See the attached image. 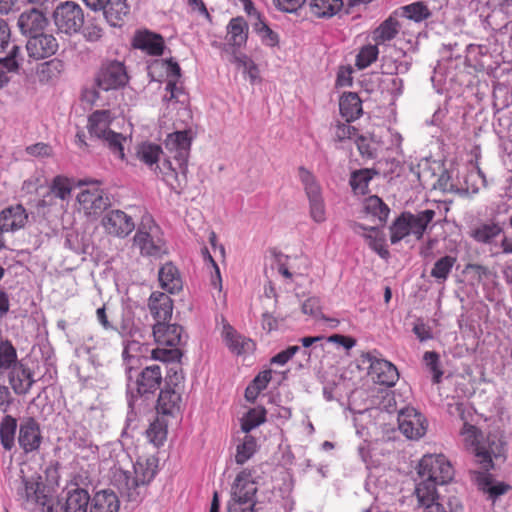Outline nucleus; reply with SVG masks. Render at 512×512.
I'll return each instance as SVG.
<instances>
[{
	"mask_svg": "<svg viewBox=\"0 0 512 512\" xmlns=\"http://www.w3.org/2000/svg\"><path fill=\"white\" fill-rule=\"evenodd\" d=\"M343 0H312L310 11L317 18H331L343 8Z\"/></svg>",
	"mask_w": 512,
	"mask_h": 512,
	"instance_id": "e433bc0d",
	"label": "nucleus"
},
{
	"mask_svg": "<svg viewBox=\"0 0 512 512\" xmlns=\"http://www.w3.org/2000/svg\"><path fill=\"white\" fill-rule=\"evenodd\" d=\"M64 500L65 512H87L90 495L87 490L75 486L67 490Z\"/></svg>",
	"mask_w": 512,
	"mask_h": 512,
	"instance_id": "7c9ffc66",
	"label": "nucleus"
},
{
	"mask_svg": "<svg viewBox=\"0 0 512 512\" xmlns=\"http://www.w3.org/2000/svg\"><path fill=\"white\" fill-rule=\"evenodd\" d=\"M43 441L40 425L33 417L21 420L18 432V444L24 453H33L39 450Z\"/></svg>",
	"mask_w": 512,
	"mask_h": 512,
	"instance_id": "4468645a",
	"label": "nucleus"
},
{
	"mask_svg": "<svg viewBox=\"0 0 512 512\" xmlns=\"http://www.w3.org/2000/svg\"><path fill=\"white\" fill-rule=\"evenodd\" d=\"M162 179L165 183L175 192L180 191L187 184L188 163L177 162V167H174L170 160L163 161L161 166H158Z\"/></svg>",
	"mask_w": 512,
	"mask_h": 512,
	"instance_id": "6ab92c4d",
	"label": "nucleus"
},
{
	"mask_svg": "<svg viewBox=\"0 0 512 512\" xmlns=\"http://www.w3.org/2000/svg\"><path fill=\"white\" fill-rule=\"evenodd\" d=\"M402 16L421 22L430 16V11L422 2H415L401 8Z\"/></svg>",
	"mask_w": 512,
	"mask_h": 512,
	"instance_id": "6e6d98bb",
	"label": "nucleus"
},
{
	"mask_svg": "<svg viewBox=\"0 0 512 512\" xmlns=\"http://www.w3.org/2000/svg\"><path fill=\"white\" fill-rule=\"evenodd\" d=\"M352 229L356 233L363 231L362 236L367 242L368 246L376 252L381 258H388L389 251L386 247L385 235L376 227H366L360 223H354Z\"/></svg>",
	"mask_w": 512,
	"mask_h": 512,
	"instance_id": "a878e982",
	"label": "nucleus"
},
{
	"mask_svg": "<svg viewBox=\"0 0 512 512\" xmlns=\"http://www.w3.org/2000/svg\"><path fill=\"white\" fill-rule=\"evenodd\" d=\"M266 421V410L264 408L250 409L241 419V429L248 434L252 429Z\"/></svg>",
	"mask_w": 512,
	"mask_h": 512,
	"instance_id": "603ef678",
	"label": "nucleus"
},
{
	"mask_svg": "<svg viewBox=\"0 0 512 512\" xmlns=\"http://www.w3.org/2000/svg\"><path fill=\"white\" fill-rule=\"evenodd\" d=\"M17 354L11 343L5 342L0 344V368L11 369L17 363Z\"/></svg>",
	"mask_w": 512,
	"mask_h": 512,
	"instance_id": "052dcab7",
	"label": "nucleus"
},
{
	"mask_svg": "<svg viewBox=\"0 0 512 512\" xmlns=\"http://www.w3.org/2000/svg\"><path fill=\"white\" fill-rule=\"evenodd\" d=\"M8 380L11 388L17 395L27 394L35 382L31 369L23 363H15L11 367Z\"/></svg>",
	"mask_w": 512,
	"mask_h": 512,
	"instance_id": "5701e85b",
	"label": "nucleus"
},
{
	"mask_svg": "<svg viewBox=\"0 0 512 512\" xmlns=\"http://www.w3.org/2000/svg\"><path fill=\"white\" fill-rule=\"evenodd\" d=\"M129 80L130 77L125 64L118 60L103 63L95 78L97 87L103 91L124 88Z\"/></svg>",
	"mask_w": 512,
	"mask_h": 512,
	"instance_id": "9d476101",
	"label": "nucleus"
},
{
	"mask_svg": "<svg viewBox=\"0 0 512 512\" xmlns=\"http://www.w3.org/2000/svg\"><path fill=\"white\" fill-rule=\"evenodd\" d=\"M437 485L439 484L431 479L422 478V481L416 486L415 493L422 506L439 504L435 502L438 497L436 490Z\"/></svg>",
	"mask_w": 512,
	"mask_h": 512,
	"instance_id": "79ce46f5",
	"label": "nucleus"
},
{
	"mask_svg": "<svg viewBox=\"0 0 512 512\" xmlns=\"http://www.w3.org/2000/svg\"><path fill=\"white\" fill-rule=\"evenodd\" d=\"M371 179L372 174L370 170L361 169L352 173L350 185L355 193L364 194Z\"/></svg>",
	"mask_w": 512,
	"mask_h": 512,
	"instance_id": "bf43d9fd",
	"label": "nucleus"
},
{
	"mask_svg": "<svg viewBox=\"0 0 512 512\" xmlns=\"http://www.w3.org/2000/svg\"><path fill=\"white\" fill-rule=\"evenodd\" d=\"M132 45L152 56H160L164 50V39L160 34L139 31L133 38Z\"/></svg>",
	"mask_w": 512,
	"mask_h": 512,
	"instance_id": "bb28decb",
	"label": "nucleus"
},
{
	"mask_svg": "<svg viewBox=\"0 0 512 512\" xmlns=\"http://www.w3.org/2000/svg\"><path fill=\"white\" fill-rule=\"evenodd\" d=\"M20 52L18 46H13L9 55L5 58H0V87H3L8 82L6 72L16 71L18 69L17 56Z\"/></svg>",
	"mask_w": 512,
	"mask_h": 512,
	"instance_id": "3c124183",
	"label": "nucleus"
},
{
	"mask_svg": "<svg viewBox=\"0 0 512 512\" xmlns=\"http://www.w3.org/2000/svg\"><path fill=\"white\" fill-rule=\"evenodd\" d=\"M253 28L264 45L275 47L279 44L278 34L274 32L263 19L253 22Z\"/></svg>",
	"mask_w": 512,
	"mask_h": 512,
	"instance_id": "5fc2aeb1",
	"label": "nucleus"
},
{
	"mask_svg": "<svg viewBox=\"0 0 512 512\" xmlns=\"http://www.w3.org/2000/svg\"><path fill=\"white\" fill-rule=\"evenodd\" d=\"M364 211L366 214L378 219L381 224L386 223L390 209L378 196H370L364 201Z\"/></svg>",
	"mask_w": 512,
	"mask_h": 512,
	"instance_id": "c03bdc74",
	"label": "nucleus"
},
{
	"mask_svg": "<svg viewBox=\"0 0 512 512\" xmlns=\"http://www.w3.org/2000/svg\"><path fill=\"white\" fill-rule=\"evenodd\" d=\"M107 6L104 9V16L107 22L113 27H121L130 12V7L126 0H110Z\"/></svg>",
	"mask_w": 512,
	"mask_h": 512,
	"instance_id": "f704fd0d",
	"label": "nucleus"
},
{
	"mask_svg": "<svg viewBox=\"0 0 512 512\" xmlns=\"http://www.w3.org/2000/svg\"><path fill=\"white\" fill-rule=\"evenodd\" d=\"M257 486L252 480L251 471L244 469L235 478L232 486L231 500L244 501L248 503H256L255 496Z\"/></svg>",
	"mask_w": 512,
	"mask_h": 512,
	"instance_id": "aec40b11",
	"label": "nucleus"
},
{
	"mask_svg": "<svg viewBox=\"0 0 512 512\" xmlns=\"http://www.w3.org/2000/svg\"><path fill=\"white\" fill-rule=\"evenodd\" d=\"M399 430L408 439H420L426 434L427 420L413 407H405L398 414Z\"/></svg>",
	"mask_w": 512,
	"mask_h": 512,
	"instance_id": "ddd939ff",
	"label": "nucleus"
},
{
	"mask_svg": "<svg viewBox=\"0 0 512 512\" xmlns=\"http://www.w3.org/2000/svg\"><path fill=\"white\" fill-rule=\"evenodd\" d=\"M449 413L457 415L463 421L460 435L466 448L474 453L477 462L486 471L493 468V458L497 459L504 454V442L494 434H489L483 439L478 428L468 423L466 406L463 403L449 405Z\"/></svg>",
	"mask_w": 512,
	"mask_h": 512,
	"instance_id": "f257e3e1",
	"label": "nucleus"
},
{
	"mask_svg": "<svg viewBox=\"0 0 512 512\" xmlns=\"http://www.w3.org/2000/svg\"><path fill=\"white\" fill-rule=\"evenodd\" d=\"M16 430V418L5 415L0 422V442L6 451H10L15 445Z\"/></svg>",
	"mask_w": 512,
	"mask_h": 512,
	"instance_id": "58836bf2",
	"label": "nucleus"
},
{
	"mask_svg": "<svg viewBox=\"0 0 512 512\" xmlns=\"http://www.w3.org/2000/svg\"><path fill=\"white\" fill-rule=\"evenodd\" d=\"M465 272L470 274L472 279L483 284H485L486 281H493L496 278V274L493 271L481 264L468 263L465 266Z\"/></svg>",
	"mask_w": 512,
	"mask_h": 512,
	"instance_id": "13d9d810",
	"label": "nucleus"
},
{
	"mask_svg": "<svg viewBox=\"0 0 512 512\" xmlns=\"http://www.w3.org/2000/svg\"><path fill=\"white\" fill-rule=\"evenodd\" d=\"M42 507L41 512H65L64 504L59 499H54L50 495L47 496L45 504H39Z\"/></svg>",
	"mask_w": 512,
	"mask_h": 512,
	"instance_id": "774afa93",
	"label": "nucleus"
},
{
	"mask_svg": "<svg viewBox=\"0 0 512 512\" xmlns=\"http://www.w3.org/2000/svg\"><path fill=\"white\" fill-rule=\"evenodd\" d=\"M72 190V179L63 175L55 176L49 186L50 194L62 201H66L71 197Z\"/></svg>",
	"mask_w": 512,
	"mask_h": 512,
	"instance_id": "a18cd8bd",
	"label": "nucleus"
},
{
	"mask_svg": "<svg viewBox=\"0 0 512 512\" xmlns=\"http://www.w3.org/2000/svg\"><path fill=\"white\" fill-rule=\"evenodd\" d=\"M339 110L347 122H353L362 115V101L354 92L344 93L339 100Z\"/></svg>",
	"mask_w": 512,
	"mask_h": 512,
	"instance_id": "473e14b6",
	"label": "nucleus"
},
{
	"mask_svg": "<svg viewBox=\"0 0 512 512\" xmlns=\"http://www.w3.org/2000/svg\"><path fill=\"white\" fill-rule=\"evenodd\" d=\"M418 474L421 478L431 479L438 484H447L454 477V469L448 459L442 455H424L419 462Z\"/></svg>",
	"mask_w": 512,
	"mask_h": 512,
	"instance_id": "1a4fd4ad",
	"label": "nucleus"
},
{
	"mask_svg": "<svg viewBox=\"0 0 512 512\" xmlns=\"http://www.w3.org/2000/svg\"><path fill=\"white\" fill-rule=\"evenodd\" d=\"M226 31V44L232 49L233 55L246 46L249 34V26L243 17L232 18Z\"/></svg>",
	"mask_w": 512,
	"mask_h": 512,
	"instance_id": "4be33fe9",
	"label": "nucleus"
},
{
	"mask_svg": "<svg viewBox=\"0 0 512 512\" xmlns=\"http://www.w3.org/2000/svg\"><path fill=\"white\" fill-rule=\"evenodd\" d=\"M369 362V374L375 382L387 387L396 384L399 379V372L394 364L376 357H369Z\"/></svg>",
	"mask_w": 512,
	"mask_h": 512,
	"instance_id": "a211bd4d",
	"label": "nucleus"
},
{
	"mask_svg": "<svg viewBox=\"0 0 512 512\" xmlns=\"http://www.w3.org/2000/svg\"><path fill=\"white\" fill-rule=\"evenodd\" d=\"M351 122L337 121L332 128L334 129V140L337 142H345L348 140L358 141L364 140L359 134L358 129L350 124Z\"/></svg>",
	"mask_w": 512,
	"mask_h": 512,
	"instance_id": "49530a36",
	"label": "nucleus"
},
{
	"mask_svg": "<svg viewBox=\"0 0 512 512\" xmlns=\"http://www.w3.org/2000/svg\"><path fill=\"white\" fill-rule=\"evenodd\" d=\"M83 36L84 38L87 40V41H90V42H97L99 41L103 35H104V30L103 28L96 24V23H93V22H89L83 29Z\"/></svg>",
	"mask_w": 512,
	"mask_h": 512,
	"instance_id": "e2e57ef3",
	"label": "nucleus"
},
{
	"mask_svg": "<svg viewBox=\"0 0 512 512\" xmlns=\"http://www.w3.org/2000/svg\"><path fill=\"white\" fill-rule=\"evenodd\" d=\"M61 66L60 61L57 60H51L47 61L43 64H41L38 74L41 80L48 79L55 75L56 73H59V67Z\"/></svg>",
	"mask_w": 512,
	"mask_h": 512,
	"instance_id": "0e129e2a",
	"label": "nucleus"
},
{
	"mask_svg": "<svg viewBox=\"0 0 512 512\" xmlns=\"http://www.w3.org/2000/svg\"><path fill=\"white\" fill-rule=\"evenodd\" d=\"M158 460L154 456L139 457L133 468V475L128 471H118L114 475L115 485L128 501L138 502L142 499L145 486L156 475Z\"/></svg>",
	"mask_w": 512,
	"mask_h": 512,
	"instance_id": "f03ea898",
	"label": "nucleus"
},
{
	"mask_svg": "<svg viewBox=\"0 0 512 512\" xmlns=\"http://www.w3.org/2000/svg\"><path fill=\"white\" fill-rule=\"evenodd\" d=\"M168 423L164 417H157L146 430V436L155 447H160L167 439Z\"/></svg>",
	"mask_w": 512,
	"mask_h": 512,
	"instance_id": "37998d69",
	"label": "nucleus"
},
{
	"mask_svg": "<svg viewBox=\"0 0 512 512\" xmlns=\"http://www.w3.org/2000/svg\"><path fill=\"white\" fill-rule=\"evenodd\" d=\"M223 337L229 350L236 355L250 353L255 348V343L239 333L230 325L223 327Z\"/></svg>",
	"mask_w": 512,
	"mask_h": 512,
	"instance_id": "c85d7f7f",
	"label": "nucleus"
},
{
	"mask_svg": "<svg viewBox=\"0 0 512 512\" xmlns=\"http://www.w3.org/2000/svg\"><path fill=\"white\" fill-rule=\"evenodd\" d=\"M23 486V495L28 502L35 503L37 505L45 504L47 502L49 489L42 481L41 476L24 478Z\"/></svg>",
	"mask_w": 512,
	"mask_h": 512,
	"instance_id": "c756f323",
	"label": "nucleus"
},
{
	"mask_svg": "<svg viewBox=\"0 0 512 512\" xmlns=\"http://www.w3.org/2000/svg\"><path fill=\"white\" fill-rule=\"evenodd\" d=\"M158 279L162 289L168 293H175L182 289V279L176 266L171 262L164 264L158 273Z\"/></svg>",
	"mask_w": 512,
	"mask_h": 512,
	"instance_id": "72a5a7b5",
	"label": "nucleus"
},
{
	"mask_svg": "<svg viewBox=\"0 0 512 512\" xmlns=\"http://www.w3.org/2000/svg\"><path fill=\"white\" fill-rule=\"evenodd\" d=\"M503 232L500 224L495 222L483 223L472 230V238L483 244H490Z\"/></svg>",
	"mask_w": 512,
	"mask_h": 512,
	"instance_id": "ea45409f",
	"label": "nucleus"
},
{
	"mask_svg": "<svg viewBox=\"0 0 512 512\" xmlns=\"http://www.w3.org/2000/svg\"><path fill=\"white\" fill-rule=\"evenodd\" d=\"M457 258L452 255H445L439 258L433 265L430 275L437 283L443 284L449 277Z\"/></svg>",
	"mask_w": 512,
	"mask_h": 512,
	"instance_id": "a19ab883",
	"label": "nucleus"
},
{
	"mask_svg": "<svg viewBox=\"0 0 512 512\" xmlns=\"http://www.w3.org/2000/svg\"><path fill=\"white\" fill-rule=\"evenodd\" d=\"M17 24L23 34L32 36L42 32L48 20L42 11L32 8L20 14Z\"/></svg>",
	"mask_w": 512,
	"mask_h": 512,
	"instance_id": "393cba45",
	"label": "nucleus"
},
{
	"mask_svg": "<svg viewBox=\"0 0 512 512\" xmlns=\"http://www.w3.org/2000/svg\"><path fill=\"white\" fill-rule=\"evenodd\" d=\"M27 219L28 215L22 205L9 206L0 212V227L6 232H14L23 228Z\"/></svg>",
	"mask_w": 512,
	"mask_h": 512,
	"instance_id": "cd10ccee",
	"label": "nucleus"
},
{
	"mask_svg": "<svg viewBox=\"0 0 512 512\" xmlns=\"http://www.w3.org/2000/svg\"><path fill=\"white\" fill-rule=\"evenodd\" d=\"M478 484H479L480 489L483 492L488 493L489 497L493 500L496 499L497 497L505 494L510 488L509 485H507L503 482L493 485L490 475H486V474L479 475Z\"/></svg>",
	"mask_w": 512,
	"mask_h": 512,
	"instance_id": "8fccbe9b",
	"label": "nucleus"
},
{
	"mask_svg": "<svg viewBox=\"0 0 512 512\" xmlns=\"http://www.w3.org/2000/svg\"><path fill=\"white\" fill-rule=\"evenodd\" d=\"M175 382L173 387L169 383L160 391L157 400V412L161 417L170 416L176 417L181 412L182 396L179 384L183 381L184 377L181 373L175 372Z\"/></svg>",
	"mask_w": 512,
	"mask_h": 512,
	"instance_id": "f8f14e48",
	"label": "nucleus"
},
{
	"mask_svg": "<svg viewBox=\"0 0 512 512\" xmlns=\"http://www.w3.org/2000/svg\"><path fill=\"white\" fill-rule=\"evenodd\" d=\"M161 154V147L153 143H142L137 149L138 159L148 166L157 165Z\"/></svg>",
	"mask_w": 512,
	"mask_h": 512,
	"instance_id": "09e8293b",
	"label": "nucleus"
},
{
	"mask_svg": "<svg viewBox=\"0 0 512 512\" xmlns=\"http://www.w3.org/2000/svg\"><path fill=\"white\" fill-rule=\"evenodd\" d=\"M148 308L156 323L170 321L173 313V301L167 294L155 291L149 297Z\"/></svg>",
	"mask_w": 512,
	"mask_h": 512,
	"instance_id": "b1692460",
	"label": "nucleus"
},
{
	"mask_svg": "<svg viewBox=\"0 0 512 512\" xmlns=\"http://www.w3.org/2000/svg\"><path fill=\"white\" fill-rule=\"evenodd\" d=\"M233 62L248 75L251 83L259 79L260 71L257 64L246 54H234Z\"/></svg>",
	"mask_w": 512,
	"mask_h": 512,
	"instance_id": "864d4df0",
	"label": "nucleus"
},
{
	"mask_svg": "<svg viewBox=\"0 0 512 512\" xmlns=\"http://www.w3.org/2000/svg\"><path fill=\"white\" fill-rule=\"evenodd\" d=\"M79 186H86L77 195L79 209L88 217L99 216L109 205V198L98 180H81Z\"/></svg>",
	"mask_w": 512,
	"mask_h": 512,
	"instance_id": "423d86ee",
	"label": "nucleus"
},
{
	"mask_svg": "<svg viewBox=\"0 0 512 512\" xmlns=\"http://www.w3.org/2000/svg\"><path fill=\"white\" fill-rule=\"evenodd\" d=\"M424 361L433 373V383H440L443 371L440 368L439 355L434 351H427L424 354Z\"/></svg>",
	"mask_w": 512,
	"mask_h": 512,
	"instance_id": "680f3d73",
	"label": "nucleus"
},
{
	"mask_svg": "<svg viewBox=\"0 0 512 512\" xmlns=\"http://www.w3.org/2000/svg\"><path fill=\"white\" fill-rule=\"evenodd\" d=\"M119 508L120 501L113 491H99L90 500V512H118Z\"/></svg>",
	"mask_w": 512,
	"mask_h": 512,
	"instance_id": "2f4dec72",
	"label": "nucleus"
},
{
	"mask_svg": "<svg viewBox=\"0 0 512 512\" xmlns=\"http://www.w3.org/2000/svg\"><path fill=\"white\" fill-rule=\"evenodd\" d=\"M157 348L151 351V358L162 362H180L184 344L183 328L169 321L155 323L152 329Z\"/></svg>",
	"mask_w": 512,
	"mask_h": 512,
	"instance_id": "7ed1b4c3",
	"label": "nucleus"
},
{
	"mask_svg": "<svg viewBox=\"0 0 512 512\" xmlns=\"http://www.w3.org/2000/svg\"><path fill=\"white\" fill-rule=\"evenodd\" d=\"M399 30V21L395 17L389 16L373 31V41L376 43V45L389 42L398 35Z\"/></svg>",
	"mask_w": 512,
	"mask_h": 512,
	"instance_id": "c9c22d12",
	"label": "nucleus"
},
{
	"mask_svg": "<svg viewBox=\"0 0 512 512\" xmlns=\"http://www.w3.org/2000/svg\"><path fill=\"white\" fill-rule=\"evenodd\" d=\"M101 225L107 234L119 238H125L135 229L132 217L122 210L107 212L101 220Z\"/></svg>",
	"mask_w": 512,
	"mask_h": 512,
	"instance_id": "2eb2a0df",
	"label": "nucleus"
},
{
	"mask_svg": "<svg viewBox=\"0 0 512 512\" xmlns=\"http://www.w3.org/2000/svg\"><path fill=\"white\" fill-rule=\"evenodd\" d=\"M298 176L309 200L310 217L316 223L324 222L326 220V208L322 197L321 186L313 173L305 167H299Z\"/></svg>",
	"mask_w": 512,
	"mask_h": 512,
	"instance_id": "6e6552de",
	"label": "nucleus"
},
{
	"mask_svg": "<svg viewBox=\"0 0 512 512\" xmlns=\"http://www.w3.org/2000/svg\"><path fill=\"white\" fill-rule=\"evenodd\" d=\"M57 29L65 34L78 32L84 24L82 8L73 1L60 3L53 13Z\"/></svg>",
	"mask_w": 512,
	"mask_h": 512,
	"instance_id": "9b49d317",
	"label": "nucleus"
},
{
	"mask_svg": "<svg viewBox=\"0 0 512 512\" xmlns=\"http://www.w3.org/2000/svg\"><path fill=\"white\" fill-rule=\"evenodd\" d=\"M113 116L109 110H96L88 118L87 129L91 137H96L120 159H124V143L127 138L110 129Z\"/></svg>",
	"mask_w": 512,
	"mask_h": 512,
	"instance_id": "20e7f679",
	"label": "nucleus"
},
{
	"mask_svg": "<svg viewBox=\"0 0 512 512\" xmlns=\"http://www.w3.org/2000/svg\"><path fill=\"white\" fill-rule=\"evenodd\" d=\"M272 379V370L267 369L259 372L245 390V398L248 402L254 403L259 394L265 390Z\"/></svg>",
	"mask_w": 512,
	"mask_h": 512,
	"instance_id": "4c0bfd02",
	"label": "nucleus"
},
{
	"mask_svg": "<svg viewBox=\"0 0 512 512\" xmlns=\"http://www.w3.org/2000/svg\"><path fill=\"white\" fill-rule=\"evenodd\" d=\"M434 217L435 211L432 209H426L417 214L401 213L390 226L391 243L396 244L410 235L416 240H421Z\"/></svg>",
	"mask_w": 512,
	"mask_h": 512,
	"instance_id": "39448f33",
	"label": "nucleus"
},
{
	"mask_svg": "<svg viewBox=\"0 0 512 512\" xmlns=\"http://www.w3.org/2000/svg\"><path fill=\"white\" fill-rule=\"evenodd\" d=\"M376 43L374 45L363 46L356 56V66L359 69H365L369 67L378 58L379 50Z\"/></svg>",
	"mask_w": 512,
	"mask_h": 512,
	"instance_id": "4d7b16f0",
	"label": "nucleus"
},
{
	"mask_svg": "<svg viewBox=\"0 0 512 512\" xmlns=\"http://www.w3.org/2000/svg\"><path fill=\"white\" fill-rule=\"evenodd\" d=\"M306 0H273L274 5L283 12H296Z\"/></svg>",
	"mask_w": 512,
	"mask_h": 512,
	"instance_id": "338daca9",
	"label": "nucleus"
},
{
	"mask_svg": "<svg viewBox=\"0 0 512 512\" xmlns=\"http://www.w3.org/2000/svg\"><path fill=\"white\" fill-rule=\"evenodd\" d=\"M192 136L190 130L176 131L167 135L165 147L176 162L188 163Z\"/></svg>",
	"mask_w": 512,
	"mask_h": 512,
	"instance_id": "dca6fc26",
	"label": "nucleus"
},
{
	"mask_svg": "<svg viewBox=\"0 0 512 512\" xmlns=\"http://www.w3.org/2000/svg\"><path fill=\"white\" fill-rule=\"evenodd\" d=\"M256 439L251 435H245L243 441L237 446L235 461L239 465L246 463L257 451Z\"/></svg>",
	"mask_w": 512,
	"mask_h": 512,
	"instance_id": "de8ad7c7",
	"label": "nucleus"
},
{
	"mask_svg": "<svg viewBox=\"0 0 512 512\" xmlns=\"http://www.w3.org/2000/svg\"><path fill=\"white\" fill-rule=\"evenodd\" d=\"M162 372L159 365L145 367L136 378V391L140 396L153 395L161 386Z\"/></svg>",
	"mask_w": 512,
	"mask_h": 512,
	"instance_id": "412c9836",
	"label": "nucleus"
},
{
	"mask_svg": "<svg viewBox=\"0 0 512 512\" xmlns=\"http://www.w3.org/2000/svg\"><path fill=\"white\" fill-rule=\"evenodd\" d=\"M299 351V346H289L287 349L279 352L275 356H273L270 360L271 364L275 365H285L297 352Z\"/></svg>",
	"mask_w": 512,
	"mask_h": 512,
	"instance_id": "69168bd1",
	"label": "nucleus"
},
{
	"mask_svg": "<svg viewBox=\"0 0 512 512\" xmlns=\"http://www.w3.org/2000/svg\"><path fill=\"white\" fill-rule=\"evenodd\" d=\"M26 49L28 55L36 60L50 57L58 50V42L51 34L42 32L30 36Z\"/></svg>",
	"mask_w": 512,
	"mask_h": 512,
	"instance_id": "f3484780",
	"label": "nucleus"
},
{
	"mask_svg": "<svg viewBox=\"0 0 512 512\" xmlns=\"http://www.w3.org/2000/svg\"><path fill=\"white\" fill-rule=\"evenodd\" d=\"M133 241L142 255L158 257L165 252L160 229L149 216L142 218Z\"/></svg>",
	"mask_w": 512,
	"mask_h": 512,
	"instance_id": "0eeeda50",
	"label": "nucleus"
}]
</instances>
